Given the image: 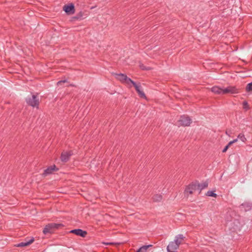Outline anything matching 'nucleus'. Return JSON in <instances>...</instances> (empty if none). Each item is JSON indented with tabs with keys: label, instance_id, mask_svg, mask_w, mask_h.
<instances>
[{
	"label": "nucleus",
	"instance_id": "f257e3e1",
	"mask_svg": "<svg viewBox=\"0 0 252 252\" xmlns=\"http://www.w3.org/2000/svg\"><path fill=\"white\" fill-rule=\"evenodd\" d=\"M227 225L232 230V231H237L240 230L244 223L241 222L239 219H234L230 220H228Z\"/></svg>",
	"mask_w": 252,
	"mask_h": 252
},
{
	"label": "nucleus",
	"instance_id": "f03ea898",
	"mask_svg": "<svg viewBox=\"0 0 252 252\" xmlns=\"http://www.w3.org/2000/svg\"><path fill=\"white\" fill-rule=\"evenodd\" d=\"M62 223H50L47 224L43 230V233L44 234L47 233H53L54 231L63 226Z\"/></svg>",
	"mask_w": 252,
	"mask_h": 252
},
{
	"label": "nucleus",
	"instance_id": "7ed1b4c3",
	"mask_svg": "<svg viewBox=\"0 0 252 252\" xmlns=\"http://www.w3.org/2000/svg\"><path fill=\"white\" fill-rule=\"evenodd\" d=\"M26 102L33 107H37L39 105V99L36 95H32L31 97L26 98Z\"/></svg>",
	"mask_w": 252,
	"mask_h": 252
},
{
	"label": "nucleus",
	"instance_id": "20e7f679",
	"mask_svg": "<svg viewBox=\"0 0 252 252\" xmlns=\"http://www.w3.org/2000/svg\"><path fill=\"white\" fill-rule=\"evenodd\" d=\"M179 125L183 126H188L190 125L192 122L191 119L188 116H181L178 120Z\"/></svg>",
	"mask_w": 252,
	"mask_h": 252
},
{
	"label": "nucleus",
	"instance_id": "39448f33",
	"mask_svg": "<svg viewBox=\"0 0 252 252\" xmlns=\"http://www.w3.org/2000/svg\"><path fill=\"white\" fill-rule=\"evenodd\" d=\"M222 94H236L238 93V90L234 86H230L225 88H222Z\"/></svg>",
	"mask_w": 252,
	"mask_h": 252
},
{
	"label": "nucleus",
	"instance_id": "423d86ee",
	"mask_svg": "<svg viewBox=\"0 0 252 252\" xmlns=\"http://www.w3.org/2000/svg\"><path fill=\"white\" fill-rule=\"evenodd\" d=\"M63 9L68 15L73 14L75 12L74 5L73 3L65 5Z\"/></svg>",
	"mask_w": 252,
	"mask_h": 252
},
{
	"label": "nucleus",
	"instance_id": "0eeeda50",
	"mask_svg": "<svg viewBox=\"0 0 252 252\" xmlns=\"http://www.w3.org/2000/svg\"><path fill=\"white\" fill-rule=\"evenodd\" d=\"M57 170H58V168L56 167L55 165L50 166L44 170L42 176L44 177L47 176V175L52 174L54 171Z\"/></svg>",
	"mask_w": 252,
	"mask_h": 252
},
{
	"label": "nucleus",
	"instance_id": "6e6552de",
	"mask_svg": "<svg viewBox=\"0 0 252 252\" xmlns=\"http://www.w3.org/2000/svg\"><path fill=\"white\" fill-rule=\"evenodd\" d=\"M196 190H197V189L195 183H192L186 187L184 193L185 194L188 195L189 194H192L193 192Z\"/></svg>",
	"mask_w": 252,
	"mask_h": 252
},
{
	"label": "nucleus",
	"instance_id": "1a4fd4ad",
	"mask_svg": "<svg viewBox=\"0 0 252 252\" xmlns=\"http://www.w3.org/2000/svg\"><path fill=\"white\" fill-rule=\"evenodd\" d=\"M179 248L178 244L172 241L169 243L167 247V252H177V250Z\"/></svg>",
	"mask_w": 252,
	"mask_h": 252
},
{
	"label": "nucleus",
	"instance_id": "9d476101",
	"mask_svg": "<svg viewBox=\"0 0 252 252\" xmlns=\"http://www.w3.org/2000/svg\"><path fill=\"white\" fill-rule=\"evenodd\" d=\"M133 86L134 87L136 92L141 97L146 98V95L142 90V87L140 83L137 84L136 83H133Z\"/></svg>",
	"mask_w": 252,
	"mask_h": 252
},
{
	"label": "nucleus",
	"instance_id": "9b49d317",
	"mask_svg": "<svg viewBox=\"0 0 252 252\" xmlns=\"http://www.w3.org/2000/svg\"><path fill=\"white\" fill-rule=\"evenodd\" d=\"M69 232L73 233L77 236H79L82 237H85L87 234L86 231L83 230L79 228L71 230L69 231Z\"/></svg>",
	"mask_w": 252,
	"mask_h": 252
},
{
	"label": "nucleus",
	"instance_id": "f8f14e48",
	"mask_svg": "<svg viewBox=\"0 0 252 252\" xmlns=\"http://www.w3.org/2000/svg\"><path fill=\"white\" fill-rule=\"evenodd\" d=\"M72 154V152L71 151L63 152L61 156V160L64 162H67Z\"/></svg>",
	"mask_w": 252,
	"mask_h": 252
},
{
	"label": "nucleus",
	"instance_id": "ddd939ff",
	"mask_svg": "<svg viewBox=\"0 0 252 252\" xmlns=\"http://www.w3.org/2000/svg\"><path fill=\"white\" fill-rule=\"evenodd\" d=\"M239 207L241 211H243L244 212L249 211L252 208V203L245 202L240 205Z\"/></svg>",
	"mask_w": 252,
	"mask_h": 252
},
{
	"label": "nucleus",
	"instance_id": "4468645a",
	"mask_svg": "<svg viewBox=\"0 0 252 252\" xmlns=\"http://www.w3.org/2000/svg\"><path fill=\"white\" fill-rule=\"evenodd\" d=\"M195 184L197 189V190L199 191V193L201 191L206 188L208 186V183L207 181L204 182L202 183H199L198 182H195Z\"/></svg>",
	"mask_w": 252,
	"mask_h": 252
},
{
	"label": "nucleus",
	"instance_id": "2eb2a0df",
	"mask_svg": "<svg viewBox=\"0 0 252 252\" xmlns=\"http://www.w3.org/2000/svg\"><path fill=\"white\" fill-rule=\"evenodd\" d=\"M34 238L32 237V238L29 239L28 240H26L25 241L18 244L16 245V246L17 247H23L29 246L34 241Z\"/></svg>",
	"mask_w": 252,
	"mask_h": 252
},
{
	"label": "nucleus",
	"instance_id": "dca6fc26",
	"mask_svg": "<svg viewBox=\"0 0 252 252\" xmlns=\"http://www.w3.org/2000/svg\"><path fill=\"white\" fill-rule=\"evenodd\" d=\"M86 17V15L84 14L82 11L79 12L77 13L76 16L72 18V21L75 20H81L84 19Z\"/></svg>",
	"mask_w": 252,
	"mask_h": 252
},
{
	"label": "nucleus",
	"instance_id": "f3484780",
	"mask_svg": "<svg viewBox=\"0 0 252 252\" xmlns=\"http://www.w3.org/2000/svg\"><path fill=\"white\" fill-rule=\"evenodd\" d=\"M185 238L183 234H178L175 236V239L173 242H175L178 246L181 244L182 241Z\"/></svg>",
	"mask_w": 252,
	"mask_h": 252
},
{
	"label": "nucleus",
	"instance_id": "a211bd4d",
	"mask_svg": "<svg viewBox=\"0 0 252 252\" xmlns=\"http://www.w3.org/2000/svg\"><path fill=\"white\" fill-rule=\"evenodd\" d=\"M222 88L218 86H214L211 89L212 92L218 94H222Z\"/></svg>",
	"mask_w": 252,
	"mask_h": 252
},
{
	"label": "nucleus",
	"instance_id": "6ab92c4d",
	"mask_svg": "<svg viewBox=\"0 0 252 252\" xmlns=\"http://www.w3.org/2000/svg\"><path fill=\"white\" fill-rule=\"evenodd\" d=\"M117 76H118L117 78L120 81H121V82H122L123 83H124L125 80H126V79L127 78V77L126 74H123V73L118 74H117Z\"/></svg>",
	"mask_w": 252,
	"mask_h": 252
},
{
	"label": "nucleus",
	"instance_id": "aec40b11",
	"mask_svg": "<svg viewBox=\"0 0 252 252\" xmlns=\"http://www.w3.org/2000/svg\"><path fill=\"white\" fill-rule=\"evenodd\" d=\"M162 198V195L159 194H155L153 197V201L155 202H160L161 201Z\"/></svg>",
	"mask_w": 252,
	"mask_h": 252
},
{
	"label": "nucleus",
	"instance_id": "412c9836",
	"mask_svg": "<svg viewBox=\"0 0 252 252\" xmlns=\"http://www.w3.org/2000/svg\"><path fill=\"white\" fill-rule=\"evenodd\" d=\"M206 195L208 196H211L215 198H216L218 196L217 194L214 192V191L211 190L208 191L206 192Z\"/></svg>",
	"mask_w": 252,
	"mask_h": 252
},
{
	"label": "nucleus",
	"instance_id": "4be33fe9",
	"mask_svg": "<svg viewBox=\"0 0 252 252\" xmlns=\"http://www.w3.org/2000/svg\"><path fill=\"white\" fill-rule=\"evenodd\" d=\"M238 139H240L241 141L245 142L246 141V138L243 134L240 133L237 137Z\"/></svg>",
	"mask_w": 252,
	"mask_h": 252
},
{
	"label": "nucleus",
	"instance_id": "5701e85b",
	"mask_svg": "<svg viewBox=\"0 0 252 252\" xmlns=\"http://www.w3.org/2000/svg\"><path fill=\"white\" fill-rule=\"evenodd\" d=\"M246 91L247 92H250L252 91V82L251 83H249L247 84V87H246Z\"/></svg>",
	"mask_w": 252,
	"mask_h": 252
},
{
	"label": "nucleus",
	"instance_id": "b1692460",
	"mask_svg": "<svg viewBox=\"0 0 252 252\" xmlns=\"http://www.w3.org/2000/svg\"><path fill=\"white\" fill-rule=\"evenodd\" d=\"M124 83H126L127 84H129V83H131L133 85V83H135L134 81L132 80L130 78L127 77L126 80L124 82Z\"/></svg>",
	"mask_w": 252,
	"mask_h": 252
},
{
	"label": "nucleus",
	"instance_id": "393cba45",
	"mask_svg": "<svg viewBox=\"0 0 252 252\" xmlns=\"http://www.w3.org/2000/svg\"><path fill=\"white\" fill-rule=\"evenodd\" d=\"M243 108L244 109L247 110L249 109V107L248 106V103L246 101H243Z\"/></svg>",
	"mask_w": 252,
	"mask_h": 252
},
{
	"label": "nucleus",
	"instance_id": "a878e982",
	"mask_svg": "<svg viewBox=\"0 0 252 252\" xmlns=\"http://www.w3.org/2000/svg\"><path fill=\"white\" fill-rule=\"evenodd\" d=\"M136 252H147V249L146 247H144V246L140 247Z\"/></svg>",
	"mask_w": 252,
	"mask_h": 252
},
{
	"label": "nucleus",
	"instance_id": "bb28decb",
	"mask_svg": "<svg viewBox=\"0 0 252 252\" xmlns=\"http://www.w3.org/2000/svg\"><path fill=\"white\" fill-rule=\"evenodd\" d=\"M139 66H140V68L142 70H149V67H146L143 64H140Z\"/></svg>",
	"mask_w": 252,
	"mask_h": 252
},
{
	"label": "nucleus",
	"instance_id": "cd10ccee",
	"mask_svg": "<svg viewBox=\"0 0 252 252\" xmlns=\"http://www.w3.org/2000/svg\"><path fill=\"white\" fill-rule=\"evenodd\" d=\"M67 82V80H61V81H59L58 83H57V84L58 86H59L60 85H61V84L62 83H65V82Z\"/></svg>",
	"mask_w": 252,
	"mask_h": 252
},
{
	"label": "nucleus",
	"instance_id": "c85d7f7f",
	"mask_svg": "<svg viewBox=\"0 0 252 252\" xmlns=\"http://www.w3.org/2000/svg\"><path fill=\"white\" fill-rule=\"evenodd\" d=\"M229 147L227 146V145H226L225 146V147L223 148V149L222 150V152L223 153H225L226 152V151L227 150V149H228Z\"/></svg>",
	"mask_w": 252,
	"mask_h": 252
},
{
	"label": "nucleus",
	"instance_id": "c756f323",
	"mask_svg": "<svg viewBox=\"0 0 252 252\" xmlns=\"http://www.w3.org/2000/svg\"><path fill=\"white\" fill-rule=\"evenodd\" d=\"M152 246V245H145V246H144V247H146V249L147 250L148 249V248H150V247H151Z\"/></svg>",
	"mask_w": 252,
	"mask_h": 252
},
{
	"label": "nucleus",
	"instance_id": "7c9ffc66",
	"mask_svg": "<svg viewBox=\"0 0 252 252\" xmlns=\"http://www.w3.org/2000/svg\"><path fill=\"white\" fill-rule=\"evenodd\" d=\"M232 144H233V142L232 141H230L228 144L227 145L228 147H230Z\"/></svg>",
	"mask_w": 252,
	"mask_h": 252
},
{
	"label": "nucleus",
	"instance_id": "2f4dec72",
	"mask_svg": "<svg viewBox=\"0 0 252 252\" xmlns=\"http://www.w3.org/2000/svg\"><path fill=\"white\" fill-rule=\"evenodd\" d=\"M237 141H238V138H236V139H234V140H232V142H233V143H234L236 142Z\"/></svg>",
	"mask_w": 252,
	"mask_h": 252
},
{
	"label": "nucleus",
	"instance_id": "473e14b6",
	"mask_svg": "<svg viewBox=\"0 0 252 252\" xmlns=\"http://www.w3.org/2000/svg\"><path fill=\"white\" fill-rule=\"evenodd\" d=\"M225 133H226V134L227 135H229L228 132L227 131H226V132H225Z\"/></svg>",
	"mask_w": 252,
	"mask_h": 252
}]
</instances>
